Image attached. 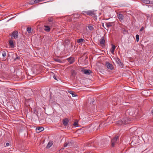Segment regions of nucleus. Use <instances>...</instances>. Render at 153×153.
Returning <instances> with one entry per match:
<instances>
[{
	"label": "nucleus",
	"instance_id": "9d476101",
	"mask_svg": "<svg viewBox=\"0 0 153 153\" xmlns=\"http://www.w3.org/2000/svg\"><path fill=\"white\" fill-rule=\"evenodd\" d=\"M117 16L120 21L121 22H122L123 21V16L122 14L120 13L117 14Z\"/></svg>",
	"mask_w": 153,
	"mask_h": 153
},
{
	"label": "nucleus",
	"instance_id": "f8f14e48",
	"mask_svg": "<svg viewBox=\"0 0 153 153\" xmlns=\"http://www.w3.org/2000/svg\"><path fill=\"white\" fill-rule=\"evenodd\" d=\"M44 130V128L43 127H38L36 128V132L39 133L43 131Z\"/></svg>",
	"mask_w": 153,
	"mask_h": 153
},
{
	"label": "nucleus",
	"instance_id": "473e14b6",
	"mask_svg": "<svg viewBox=\"0 0 153 153\" xmlns=\"http://www.w3.org/2000/svg\"><path fill=\"white\" fill-rule=\"evenodd\" d=\"M75 73V71H73L72 72V75H73Z\"/></svg>",
	"mask_w": 153,
	"mask_h": 153
},
{
	"label": "nucleus",
	"instance_id": "6e6552de",
	"mask_svg": "<svg viewBox=\"0 0 153 153\" xmlns=\"http://www.w3.org/2000/svg\"><path fill=\"white\" fill-rule=\"evenodd\" d=\"M82 72L85 74L87 75L90 74V73H91L90 70H87L86 69H83L82 70Z\"/></svg>",
	"mask_w": 153,
	"mask_h": 153
},
{
	"label": "nucleus",
	"instance_id": "e433bc0d",
	"mask_svg": "<svg viewBox=\"0 0 153 153\" xmlns=\"http://www.w3.org/2000/svg\"><path fill=\"white\" fill-rule=\"evenodd\" d=\"M54 79H56L55 78H54Z\"/></svg>",
	"mask_w": 153,
	"mask_h": 153
},
{
	"label": "nucleus",
	"instance_id": "ddd939ff",
	"mask_svg": "<svg viewBox=\"0 0 153 153\" xmlns=\"http://www.w3.org/2000/svg\"><path fill=\"white\" fill-rule=\"evenodd\" d=\"M106 65L107 68L110 70H112L114 68L113 65L108 62L106 63Z\"/></svg>",
	"mask_w": 153,
	"mask_h": 153
},
{
	"label": "nucleus",
	"instance_id": "393cba45",
	"mask_svg": "<svg viewBox=\"0 0 153 153\" xmlns=\"http://www.w3.org/2000/svg\"><path fill=\"white\" fill-rule=\"evenodd\" d=\"M54 60L55 61L59 62V63L62 62V61L59 59H55Z\"/></svg>",
	"mask_w": 153,
	"mask_h": 153
},
{
	"label": "nucleus",
	"instance_id": "b1692460",
	"mask_svg": "<svg viewBox=\"0 0 153 153\" xmlns=\"http://www.w3.org/2000/svg\"><path fill=\"white\" fill-rule=\"evenodd\" d=\"M116 62L117 63L119 64V65L121 64V62H120V59H119L117 58L116 60Z\"/></svg>",
	"mask_w": 153,
	"mask_h": 153
},
{
	"label": "nucleus",
	"instance_id": "2f4dec72",
	"mask_svg": "<svg viewBox=\"0 0 153 153\" xmlns=\"http://www.w3.org/2000/svg\"><path fill=\"white\" fill-rule=\"evenodd\" d=\"M144 29V28L143 27H142L140 30V31H143V30Z\"/></svg>",
	"mask_w": 153,
	"mask_h": 153
},
{
	"label": "nucleus",
	"instance_id": "a878e982",
	"mask_svg": "<svg viewBox=\"0 0 153 153\" xmlns=\"http://www.w3.org/2000/svg\"><path fill=\"white\" fill-rule=\"evenodd\" d=\"M143 2L145 3L148 4L150 2V1L148 0H143Z\"/></svg>",
	"mask_w": 153,
	"mask_h": 153
},
{
	"label": "nucleus",
	"instance_id": "f03ea898",
	"mask_svg": "<svg viewBox=\"0 0 153 153\" xmlns=\"http://www.w3.org/2000/svg\"><path fill=\"white\" fill-rule=\"evenodd\" d=\"M73 142L70 141H68L65 142L64 145V146L65 147H71L73 146Z\"/></svg>",
	"mask_w": 153,
	"mask_h": 153
},
{
	"label": "nucleus",
	"instance_id": "9b49d317",
	"mask_svg": "<svg viewBox=\"0 0 153 153\" xmlns=\"http://www.w3.org/2000/svg\"><path fill=\"white\" fill-rule=\"evenodd\" d=\"M10 46L11 48H13L15 47V44L13 40L11 39L9 41Z\"/></svg>",
	"mask_w": 153,
	"mask_h": 153
},
{
	"label": "nucleus",
	"instance_id": "bb28decb",
	"mask_svg": "<svg viewBox=\"0 0 153 153\" xmlns=\"http://www.w3.org/2000/svg\"><path fill=\"white\" fill-rule=\"evenodd\" d=\"M1 53H2V55L3 56V57H4L6 56V53L4 51H3Z\"/></svg>",
	"mask_w": 153,
	"mask_h": 153
},
{
	"label": "nucleus",
	"instance_id": "0eeeda50",
	"mask_svg": "<svg viewBox=\"0 0 153 153\" xmlns=\"http://www.w3.org/2000/svg\"><path fill=\"white\" fill-rule=\"evenodd\" d=\"M105 38L103 36L101 38V39L100 40V43L101 45L102 46H105Z\"/></svg>",
	"mask_w": 153,
	"mask_h": 153
},
{
	"label": "nucleus",
	"instance_id": "4468645a",
	"mask_svg": "<svg viewBox=\"0 0 153 153\" xmlns=\"http://www.w3.org/2000/svg\"><path fill=\"white\" fill-rule=\"evenodd\" d=\"M69 122L68 119L67 118H65L63 120L62 122L63 123L64 126H67L68 124V123Z\"/></svg>",
	"mask_w": 153,
	"mask_h": 153
},
{
	"label": "nucleus",
	"instance_id": "39448f33",
	"mask_svg": "<svg viewBox=\"0 0 153 153\" xmlns=\"http://www.w3.org/2000/svg\"><path fill=\"white\" fill-rule=\"evenodd\" d=\"M118 138V137L117 136H116L111 141V146L112 147H114L117 141Z\"/></svg>",
	"mask_w": 153,
	"mask_h": 153
},
{
	"label": "nucleus",
	"instance_id": "4c0bfd02",
	"mask_svg": "<svg viewBox=\"0 0 153 153\" xmlns=\"http://www.w3.org/2000/svg\"><path fill=\"white\" fill-rule=\"evenodd\" d=\"M54 79H56L55 78H54Z\"/></svg>",
	"mask_w": 153,
	"mask_h": 153
},
{
	"label": "nucleus",
	"instance_id": "dca6fc26",
	"mask_svg": "<svg viewBox=\"0 0 153 153\" xmlns=\"http://www.w3.org/2000/svg\"><path fill=\"white\" fill-rule=\"evenodd\" d=\"M116 48V47L113 45H112V48L110 50L111 53L112 54H113L114 52V50Z\"/></svg>",
	"mask_w": 153,
	"mask_h": 153
},
{
	"label": "nucleus",
	"instance_id": "7ed1b4c3",
	"mask_svg": "<svg viewBox=\"0 0 153 153\" xmlns=\"http://www.w3.org/2000/svg\"><path fill=\"white\" fill-rule=\"evenodd\" d=\"M12 38H13L15 39H17L18 37V33L17 31L16 30L14 31L11 34Z\"/></svg>",
	"mask_w": 153,
	"mask_h": 153
},
{
	"label": "nucleus",
	"instance_id": "423d86ee",
	"mask_svg": "<svg viewBox=\"0 0 153 153\" xmlns=\"http://www.w3.org/2000/svg\"><path fill=\"white\" fill-rule=\"evenodd\" d=\"M42 1V0H31L29 1V4H34L39 3Z\"/></svg>",
	"mask_w": 153,
	"mask_h": 153
},
{
	"label": "nucleus",
	"instance_id": "2eb2a0df",
	"mask_svg": "<svg viewBox=\"0 0 153 153\" xmlns=\"http://www.w3.org/2000/svg\"><path fill=\"white\" fill-rule=\"evenodd\" d=\"M44 27H45L44 29L45 31L47 32H49L50 31L51 28L49 26L45 25Z\"/></svg>",
	"mask_w": 153,
	"mask_h": 153
},
{
	"label": "nucleus",
	"instance_id": "58836bf2",
	"mask_svg": "<svg viewBox=\"0 0 153 153\" xmlns=\"http://www.w3.org/2000/svg\"><path fill=\"white\" fill-rule=\"evenodd\" d=\"M54 79H56L55 78H54Z\"/></svg>",
	"mask_w": 153,
	"mask_h": 153
},
{
	"label": "nucleus",
	"instance_id": "1a4fd4ad",
	"mask_svg": "<svg viewBox=\"0 0 153 153\" xmlns=\"http://www.w3.org/2000/svg\"><path fill=\"white\" fill-rule=\"evenodd\" d=\"M67 60L69 62L70 64H72L75 61L73 57H71L69 58H67Z\"/></svg>",
	"mask_w": 153,
	"mask_h": 153
},
{
	"label": "nucleus",
	"instance_id": "5701e85b",
	"mask_svg": "<svg viewBox=\"0 0 153 153\" xmlns=\"http://www.w3.org/2000/svg\"><path fill=\"white\" fill-rule=\"evenodd\" d=\"M27 30L29 33H30L31 32V27H28L27 28Z\"/></svg>",
	"mask_w": 153,
	"mask_h": 153
},
{
	"label": "nucleus",
	"instance_id": "412c9836",
	"mask_svg": "<svg viewBox=\"0 0 153 153\" xmlns=\"http://www.w3.org/2000/svg\"><path fill=\"white\" fill-rule=\"evenodd\" d=\"M55 25L54 24L53 22H50L48 23V26H50V27L51 28V27H53Z\"/></svg>",
	"mask_w": 153,
	"mask_h": 153
},
{
	"label": "nucleus",
	"instance_id": "7c9ffc66",
	"mask_svg": "<svg viewBox=\"0 0 153 153\" xmlns=\"http://www.w3.org/2000/svg\"><path fill=\"white\" fill-rule=\"evenodd\" d=\"M87 11H83L82 12V14L83 15H84L85 16V12H86Z\"/></svg>",
	"mask_w": 153,
	"mask_h": 153
},
{
	"label": "nucleus",
	"instance_id": "c9c22d12",
	"mask_svg": "<svg viewBox=\"0 0 153 153\" xmlns=\"http://www.w3.org/2000/svg\"><path fill=\"white\" fill-rule=\"evenodd\" d=\"M54 79H56L55 78H54Z\"/></svg>",
	"mask_w": 153,
	"mask_h": 153
},
{
	"label": "nucleus",
	"instance_id": "6ab92c4d",
	"mask_svg": "<svg viewBox=\"0 0 153 153\" xmlns=\"http://www.w3.org/2000/svg\"><path fill=\"white\" fill-rule=\"evenodd\" d=\"M52 144L53 143L52 142H49L46 146V148L47 149L49 148L52 146Z\"/></svg>",
	"mask_w": 153,
	"mask_h": 153
},
{
	"label": "nucleus",
	"instance_id": "72a5a7b5",
	"mask_svg": "<svg viewBox=\"0 0 153 153\" xmlns=\"http://www.w3.org/2000/svg\"><path fill=\"white\" fill-rule=\"evenodd\" d=\"M9 143H6V146H9Z\"/></svg>",
	"mask_w": 153,
	"mask_h": 153
},
{
	"label": "nucleus",
	"instance_id": "f704fd0d",
	"mask_svg": "<svg viewBox=\"0 0 153 153\" xmlns=\"http://www.w3.org/2000/svg\"><path fill=\"white\" fill-rule=\"evenodd\" d=\"M151 112L152 114H153V110L151 111Z\"/></svg>",
	"mask_w": 153,
	"mask_h": 153
},
{
	"label": "nucleus",
	"instance_id": "20e7f679",
	"mask_svg": "<svg viewBox=\"0 0 153 153\" xmlns=\"http://www.w3.org/2000/svg\"><path fill=\"white\" fill-rule=\"evenodd\" d=\"M128 123V122L126 121V120H125L124 119H122L121 120H119L117 122V124L118 125H124L126 124H127Z\"/></svg>",
	"mask_w": 153,
	"mask_h": 153
},
{
	"label": "nucleus",
	"instance_id": "cd10ccee",
	"mask_svg": "<svg viewBox=\"0 0 153 153\" xmlns=\"http://www.w3.org/2000/svg\"><path fill=\"white\" fill-rule=\"evenodd\" d=\"M139 36L138 35H137L136 36V39L137 41V42L139 41Z\"/></svg>",
	"mask_w": 153,
	"mask_h": 153
},
{
	"label": "nucleus",
	"instance_id": "a211bd4d",
	"mask_svg": "<svg viewBox=\"0 0 153 153\" xmlns=\"http://www.w3.org/2000/svg\"><path fill=\"white\" fill-rule=\"evenodd\" d=\"M113 23V22H108L106 23V26L109 28L110 27L112 26V24Z\"/></svg>",
	"mask_w": 153,
	"mask_h": 153
},
{
	"label": "nucleus",
	"instance_id": "4be33fe9",
	"mask_svg": "<svg viewBox=\"0 0 153 153\" xmlns=\"http://www.w3.org/2000/svg\"><path fill=\"white\" fill-rule=\"evenodd\" d=\"M68 93L71 94L73 97H75L76 95L75 94L73 91H68Z\"/></svg>",
	"mask_w": 153,
	"mask_h": 153
},
{
	"label": "nucleus",
	"instance_id": "c85d7f7f",
	"mask_svg": "<svg viewBox=\"0 0 153 153\" xmlns=\"http://www.w3.org/2000/svg\"><path fill=\"white\" fill-rule=\"evenodd\" d=\"M48 21H49V23L52 22L53 21V19L51 18H49Z\"/></svg>",
	"mask_w": 153,
	"mask_h": 153
},
{
	"label": "nucleus",
	"instance_id": "f3484780",
	"mask_svg": "<svg viewBox=\"0 0 153 153\" xmlns=\"http://www.w3.org/2000/svg\"><path fill=\"white\" fill-rule=\"evenodd\" d=\"M78 43H81L85 42V40L83 39H77L76 41Z\"/></svg>",
	"mask_w": 153,
	"mask_h": 153
},
{
	"label": "nucleus",
	"instance_id": "aec40b11",
	"mask_svg": "<svg viewBox=\"0 0 153 153\" xmlns=\"http://www.w3.org/2000/svg\"><path fill=\"white\" fill-rule=\"evenodd\" d=\"M88 27L90 30H93L94 29L93 26L91 25H89L88 26Z\"/></svg>",
	"mask_w": 153,
	"mask_h": 153
},
{
	"label": "nucleus",
	"instance_id": "ea45409f",
	"mask_svg": "<svg viewBox=\"0 0 153 153\" xmlns=\"http://www.w3.org/2000/svg\"><path fill=\"white\" fill-rule=\"evenodd\" d=\"M42 0V1H43V0Z\"/></svg>",
	"mask_w": 153,
	"mask_h": 153
},
{
	"label": "nucleus",
	"instance_id": "c756f323",
	"mask_svg": "<svg viewBox=\"0 0 153 153\" xmlns=\"http://www.w3.org/2000/svg\"><path fill=\"white\" fill-rule=\"evenodd\" d=\"M78 123V122L77 121H76L75 122L74 124V126H77Z\"/></svg>",
	"mask_w": 153,
	"mask_h": 153
},
{
	"label": "nucleus",
	"instance_id": "f257e3e1",
	"mask_svg": "<svg viewBox=\"0 0 153 153\" xmlns=\"http://www.w3.org/2000/svg\"><path fill=\"white\" fill-rule=\"evenodd\" d=\"M85 12V13L89 15L90 16H92V17L96 19H97V16L95 15V14L94 13V11L89 10Z\"/></svg>",
	"mask_w": 153,
	"mask_h": 153
}]
</instances>
